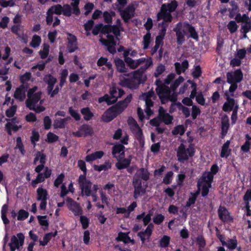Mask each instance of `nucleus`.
<instances>
[{"mask_svg": "<svg viewBox=\"0 0 251 251\" xmlns=\"http://www.w3.org/2000/svg\"><path fill=\"white\" fill-rule=\"evenodd\" d=\"M173 31L176 33V43L179 45H182L185 42V36L187 34V31L190 34V37L196 40H198L199 38L198 32L195 27L187 21L177 23L174 28Z\"/></svg>", "mask_w": 251, "mask_h": 251, "instance_id": "obj_1", "label": "nucleus"}, {"mask_svg": "<svg viewBox=\"0 0 251 251\" xmlns=\"http://www.w3.org/2000/svg\"><path fill=\"white\" fill-rule=\"evenodd\" d=\"M178 6V2L173 0L169 3L162 4L160 11L157 14V20H164L165 21L172 22L173 17L171 13L174 12Z\"/></svg>", "mask_w": 251, "mask_h": 251, "instance_id": "obj_2", "label": "nucleus"}, {"mask_svg": "<svg viewBox=\"0 0 251 251\" xmlns=\"http://www.w3.org/2000/svg\"><path fill=\"white\" fill-rule=\"evenodd\" d=\"M195 152L194 144H190L188 148L186 149L185 145L181 143L178 147L176 152L177 160L180 163H184V161L189 159V157L194 156Z\"/></svg>", "mask_w": 251, "mask_h": 251, "instance_id": "obj_3", "label": "nucleus"}, {"mask_svg": "<svg viewBox=\"0 0 251 251\" xmlns=\"http://www.w3.org/2000/svg\"><path fill=\"white\" fill-rule=\"evenodd\" d=\"M135 9L134 5L130 3L124 9L122 7H118L117 10L124 22L126 24L129 22V20L135 16Z\"/></svg>", "mask_w": 251, "mask_h": 251, "instance_id": "obj_4", "label": "nucleus"}, {"mask_svg": "<svg viewBox=\"0 0 251 251\" xmlns=\"http://www.w3.org/2000/svg\"><path fill=\"white\" fill-rule=\"evenodd\" d=\"M118 89V88L113 87L110 90V96L107 94H105L103 97L99 98L98 102L101 103L105 101L108 105L116 103L118 100V97L116 96Z\"/></svg>", "mask_w": 251, "mask_h": 251, "instance_id": "obj_5", "label": "nucleus"}, {"mask_svg": "<svg viewBox=\"0 0 251 251\" xmlns=\"http://www.w3.org/2000/svg\"><path fill=\"white\" fill-rule=\"evenodd\" d=\"M25 236L22 233H19L17 237L13 235L11 238L10 242L8 244L10 251H15L16 249H19L21 246L24 245Z\"/></svg>", "mask_w": 251, "mask_h": 251, "instance_id": "obj_6", "label": "nucleus"}, {"mask_svg": "<svg viewBox=\"0 0 251 251\" xmlns=\"http://www.w3.org/2000/svg\"><path fill=\"white\" fill-rule=\"evenodd\" d=\"M141 67L137 70L124 75L127 77H131L138 84H144L147 80V76L144 74L145 71Z\"/></svg>", "mask_w": 251, "mask_h": 251, "instance_id": "obj_7", "label": "nucleus"}, {"mask_svg": "<svg viewBox=\"0 0 251 251\" xmlns=\"http://www.w3.org/2000/svg\"><path fill=\"white\" fill-rule=\"evenodd\" d=\"M155 83L157 86L156 89V93L161 100V103L164 104L165 103L164 101V97L168 94L171 93L170 89L168 86L163 84L159 79L156 80Z\"/></svg>", "mask_w": 251, "mask_h": 251, "instance_id": "obj_8", "label": "nucleus"}, {"mask_svg": "<svg viewBox=\"0 0 251 251\" xmlns=\"http://www.w3.org/2000/svg\"><path fill=\"white\" fill-rule=\"evenodd\" d=\"M131 120L134 124V127L131 128V131L134 135L135 139L138 141L140 146L143 147L145 145V139L142 130L133 118L131 119Z\"/></svg>", "mask_w": 251, "mask_h": 251, "instance_id": "obj_9", "label": "nucleus"}, {"mask_svg": "<svg viewBox=\"0 0 251 251\" xmlns=\"http://www.w3.org/2000/svg\"><path fill=\"white\" fill-rule=\"evenodd\" d=\"M243 74L240 69L226 74V82L228 83L240 82L243 79Z\"/></svg>", "mask_w": 251, "mask_h": 251, "instance_id": "obj_10", "label": "nucleus"}, {"mask_svg": "<svg viewBox=\"0 0 251 251\" xmlns=\"http://www.w3.org/2000/svg\"><path fill=\"white\" fill-rule=\"evenodd\" d=\"M66 34L68 36L67 49L69 53H73L78 49L77 39L75 35L71 33Z\"/></svg>", "mask_w": 251, "mask_h": 251, "instance_id": "obj_11", "label": "nucleus"}, {"mask_svg": "<svg viewBox=\"0 0 251 251\" xmlns=\"http://www.w3.org/2000/svg\"><path fill=\"white\" fill-rule=\"evenodd\" d=\"M66 201L68 208L75 216L81 215L82 214V210L79 203L70 198H67Z\"/></svg>", "mask_w": 251, "mask_h": 251, "instance_id": "obj_12", "label": "nucleus"}, {"mask_svg": "<svg viewBox=\"0 0 251 251\" xmlns=\"http://www.w3.org/2000/svg\"><path fill=\"white\" fill-rule=\"evenodd\" d=\"M158 118L160 121L167 125L172 124L173 120V116L167 113L162 106L159 107Z\"/></svg>", "mask_w": 251, "mask_h": 251, "instance_id": "obj_13", "label": "nucleus"}, {"mask_svg": "<svg viewBox=\"0 0 251 251\" xmlns=\"http://www.w3.org/2000/svg\"><path fill=\"white\" fill-rule=\"evenodd\" d=\"M132 184L134 189L133 192V198L137 199L139 197L142 196L146 193V188L142 187V181L138 179L132 181Z\"/></svg>", "mask_w": 251, "mask_h": 251, "instance_id": "obj_14", "label": "nucleus"}, {"mask_svg": "<svg viewBox=\"0 0 251 251\" xmlns=\"http://www.w3.org/2000/svg\"><path fill=\"white\" fill-rule=\"evenodd\" d=\"M150 173L147 169L141 168L138 170L133 181L138 179L139 181H148L150 179Z\"/></svg>", "mask_w": 251, "mask_h": 251, "instance_id": "obj_15", "label": "nucleus"}, {"mask_svg": "<svg viewBox=\"0 0 251 251\" xmlns=\"http://www.w3.org/2000/svg\"><path fill=\"white\" fill-rule=\"evenodd\" d=\"M230 127L229 120L227 115H224L221 118V137L224 139Z\"/></svg>", "mask_w": 251, "mask_h": 251, "instance_id": "obj_16", "label": "nucleus"}, {"mask_svg": "<svg viewBox=\"0 0 251 251\" xmlns=\"http://www.w3.org/2000/svg\"><path fill=\"white\" fill-rule=\"evenodd\" d=\"M218 213L219 218L223 222L233 220V218L230 216L229 212L225 206L220 205L218 210Z\"/></svg>", "mask_w": 251, "mask_h": 251, "instance_id": "obj_17", "label": "nucleus"}, {"mask_svg": "<svg viewBox=\"0 0 251 251\" xmlns=\"http://www.w3.org/2000/svg\"><path fill=\"white\" fill-rule=\"evenodd\" d=\"M214 176L212 173L209 172H204L201 176L199 178L197 183V186L199 187L201 183L205 182L209 186H211V184L213 182Z\"/></svg>", "mask_w": 251, "mask_h": 251, "instance_id": "obj_18", "label": "nucleus"}, {"mask_svg": "<svg viewBox=\"0 0 251 251\" xmlns=\"http://www.w3.org/2000/svg\"><path fill=\"white\" fill-rule=\"evenodd\" d=\"M28 87V85H21L16 88L14 94V97L21 101H23L25 98V91Z\"/></svg>", "mask_w": 251, "mask_h": 251, "instance_id": "obj_19", "label": "nucleus"}, {"mask_svg": "<svg viewBox=\"0 0 251 251\" xmlns=\"http://www.w3.org/2000/svg\"><path fill=\"white\" fill-rule=\"evenodd\" d=\"M224 95L226 100L223 106V110L225 112L231 111L234 108L235 100L233 98L229 97L227 93H225Z\"/></svg>", "mask_w": 251, "mask_h": 251, "instance_id": "obj_20", "label": "nucleus"}, {"mask_svg": "<svg viewBox=\"0 0 251 251\" xmlns=\"http://www.w3.org/2000/svg\"><path fill=\"white\" fill-rule=\"evenodd\" d=\"M230 7L228 8V17L230 19H233L235 15L240 12V8L238 3L234 0L229 2Z\"/></svg>", "mask_w": 251, "mask_h": 251, "instance_id": "obj_21", "label": "nucleus"}, {"mask_svg": "<svg viewBox=\"0 0 251 251\" xmlns=\"http://www.w3.org/2000/svg\"><path fill=\"white\" fill-rule=\"evenodd\" d=\"M174 66L176 74L179 75L188 68L189 62L187 59H185L181 64L179 62H176Z\"/></svg>", "mask_w": 251, "mask_h": 251, "instance_id": "obj_22", "label": "nucleus"}, {"mask_svg": "<svg viewBox=\"0 0 251 251\" xmlns=\"http://www.w3.org/2000/svg\"><path fill=\"white\" fill-rule=\"evenodd\" d=\"M127 62L126 63L130 69L134 70L137 68L141 64L144 63L146 58L142 57L139 59L134 60L132 58L126 59Z\"/></svg>", "mask_w": 251, "mask_h": 251, "instance_id": "obj_23", "label": "nucleus"}, {"mask_svg": "<svg viewBox=\"0 0 251 251\" xmlns=\"http://www.w3.org/2000/svg\"><path fill=\"white\" fill-rule=\"evenodd\" d=\"M92 182L90 180H89L79 185L81 190V195L82 196L85 195L87 197H89L92 195Z\"/></svg>", "mask_w": 251, "mask_h": 251, "instance_id": "obj_24", "label": "nucleus"}, {"mask_svg": "<svg viewBox=\"0 0 251 251\" xmlns=\"http://www.w3.org/2000/svg\"><path fill=\"white\" fill-rule=\"evenodd\" d=\"M152 233V230L150 229L149 227H146L145 231H141L138 233L137 236L140 238L142 245L144 244L145 243L146 236L147 237L146 239L148 240V241H150V239Z\"/></svg>", "mask_w": 251, "mask_h": 251, "instance_id": "obj_25", "label": "nucleus"}, {"mask_svg": "<svg viewBox=\"0 0 251 251\" xmlns=\"http://www.w3.org/2000/svg\"><path fill=\"white\" fill-rule=\"evenodd\" d=\"M131 158L130 155L127 158H124L121 161H118L115 164L116 168L119 170L126 169L130 166Z\"/></svg>", "mask_w": 251, "mask_h": 251, "instance_id": "obj_26", "label": "nucleus"}, {"mask_svg": "<svg viewBox=\"0 0 251 251\" xmlns=\"http://www.w3.org/2000/svg\"><path fill=\"white\" fill-rule=\"evenodd\" d=\"M112 110H110V107L104 112L101 116V120L105 123H108L114 119L117 116L116 114L112 112Z\"/></svg>", "mask_w": 251, "mask_h": 251, "instance_id": "obj_27", "label": "nucleus"}, {"mask_svg": "<svg viewBox=\"0 0 251 251\" xmlns=\"http://www.w3.org/2000/svg\"><path fill=\"white\" fill-rule=\"evenodd\" d=\"M115 66L117 71L119 73H126L127 68L126 66L125 62L122 59L117 58L114 60Z\"/></svg>", "mask_w": 251, "mask_h": 251, "instance_id": "obj_28", "label": "nucleus"}, {"mask_svg": "<svg viewBox=\"0 0 251 251\" xmlns=\"http://www.w3.org/2000/svg\"><path fill=\"white\" fill-rule=\"evenodd\" d=\"M126 108V105H124L121 101L118 102L115 104L110 107V110H112V112L116 114V116L122 113L123 111Z\"/></svg>", "mask_w": 251, "mask_h": 251, "instance_id": "obj_29", "label": "nucleus"}, {"mask_svg": "<svg viewBox=\"0 0 251 251\" xmlns=\"http://www.w3.org/2000/svg\"><path fill=\"white\" fill-rule=\"evenodd\" d=\"M230 141L227 140L223 145L220 153V156L222 158H227L231 153V149H229Z\"/></svg>", "mask_w": 251, "mask_h": 251, "instance_id": "obj_30", "label": "nucleus"}, {"mask_svg": "<svg viewBox=\"0 0 251 251\" xmlns=\"http://www.w3.org/2000/svg\"><path fill=\"white\" fill-rule=\"evenodd\" d=\"M79 130L82 132L84 137L87 136H92L94 133L93 129L92 126L87 124L82 125L79 127Z\"/></svg>", "mask_w": 251, "mask_h": 251, "instance_id": "obj_31", "label": "nucleus"}, {"mask_svg": "<svg viewBox=\"0 0 251 251\" xmlns=\"http://www.w3.org/2000/svg\"><path fill=\"white\" fill-rule=\"evenodd\" d=\"M57 234V231L54 232H49L45 234L43 237V240H39V244L40 246H45L48 244L52 237H55Z\"/></svg>", "mask_w": 251, "mask_h": 251, "instance_id": "obj_32", "label": "nucleus"}, {"mask_svg": "<svg viewBox=\"0 0 251 251\" xmlns=\"http://www.w3.org/2000/svg\"><path fill=\"white\" fill-rule=\"evenodd\" d=\"M125 146L120 143H116L113 146L112 149V154L113 157L117 158V154H119L121 151L125 150Z\"/></svg>", "mask_w": 251, "mask_h": 251, "instance_id": "obj_33", "label": "nucleus"}, {"mask_svg": "<svg viewBox=\"0 0 251 251\" xmlns=\"http://www.w3.org/2000/svg\"><path fill=\"white\" fill-rule=\"evenodd\" d=\"M81 113L83 115L84 120L86 121L91 120L94 116V114L91 112L90 109L88 107H84L80 110Z\"/></svg>", "mask_w": 251, "mask_h": 251, "instance_id": "obj_34", "label": "nucleus"}, {"mask_svg": "<svg viewBox=\"0 0 251 251\" xmlns=\"http://www.w3.org/2000/svg\"><path fill=\"white\" fill-rule=\"evenodd\" d=\"M37 201L47 200L48 192L46 189H43L42 187H39L37 190Z\"/></svg>", "mask_w": 251, "mask_h": 251, "instance_id": "obj_35", "label": "nucleus"}, {"mask_svg": "<svg viewBox=\"0 0 251 251\" xmlns=\"http://www.w3.org/2000/svg\"><path fill=\"white\" fill-rule=\"evenodd\" d=\"M93 168L95 171H98L99 172L103 170L106 171L111 169V163L109 162V161H108L105 162L104 164L100 165H94Z\"/></svg>", "mask_w": 251, "mask_h": 251, "instance_id": "obj_36", "label": "nucleus"}, {"mask_svg": "<svg viewBox=\"0 0 251 251\" xmlns=\"http://www.w3.org/2000/svg\"><path fill=\"white\" fill-rule=\"evenodd\" d=\"M151 33L150 31H148L145 35H144L143 38V49L147 50L149 46L151 43Z\"/></svg>", "mask_w": 251, "mask_h": 251, "instance_id": "obj_37", "label": "nucleus"}, {"mask_svg": "<svg viewBox=\"0 0 251 251\" xmlns=\"http://www.w3.org/2000/svg\"><path fill=\"white\" fill-rule=\"evenodd\" d=\"M116 240L117 241H122L125 243H128L131 241V239L127 233L121 231L118 233Z\"/></svg>", "mask_w": 251, "mask_h": 251, "instance_id": "obj_38", "label": "nucleus"}, {"mask_svg": "<svg viewBox=\"0 0 251 251\" xmlns=\"http://www.w3.org/2000/svg\"><path fill=\"white\" fill-rule=\"evenodd\" d=\"M226 26L231 34L235 33L239 27V25L237 24L236 21L234 20L230 21Z\"/></svg>", "mask_w": 251, "mask_h": 251, "instance_id": "obj_39", "label": "nucleus"}, {"mask_svg": "<svg viewBox=\"0 0 251 251\" xmlns=\"http://www.w3.org/2000/svg\"><path fill=\"white\" fill-rule=\"evenodd\" d=\"M171 22H167L165 21L164 20H163V22L160 24L159 25L161 26V28L159 30L158 36H161L164 38V37L166 34L167 28L168 26L167 23H171Z\"/></svg>", "mask_w": 251, "mask_h": 251, "instance_id": "obj_40", "label": "nucleus"}, {"mask_svg": "<svg viewBox=\"0 0 251 251\" xmlns=\"http://www.w3.org/2000/svg\"><path fill=\"white\" fill-rule=\"evenodd\" d=\"M49 10H51V11L53 12V14L60 15L62 14L63 10V7L59 4H57L51 6L49 8Z\"/></svg>", "mask_w": 251, "mask_h": 251, "instance_id": "obj_41", "label": "nucleus"}, {"mask_svg": "<svg viewBox=\"0 0 251 251\" xmlns=\"http://www.w3.org/2000/svg\"><path fill=\"white\" fill-rule=\"evenodd\" d=\"M185 131V129L183 125H178L175 127L174 129L172 130V134L174 135H176L179 134L180 135H183Z\"/></svg>", "mask_w": 251, "mask_h": 251, "instance_id": "obj_42", "label": "nucleus"}, {"mask_svg": "<svg viewBox=\"0 0 251 251\" xmlns=\"http://www.w3.org/2000/svg\"><path fill=\"white\" fill-rule=\"evenodd\" d=\"M170 237L168 235H164L159 241V246L161 248H166L169 246Z\"/></svg>", "mask_w": 251, "mask_h": 251, "instance_id": "obj_43", "label": "nucleus"}, {"mask_svg": "<svg viewBox=\"0 0 251 251\" xmlns=\"http://www.w3.org/2000/svg\"><path fill=\"white\" fill-rule=\"evenodd\" d=\"M166 70L165 65L162 64H159L156 68L155 71L153 74L155 77H158Z\"/></svg>", "mask_w": 251, "mask_h": 251, "instance_id": "obj_44", "label": "nucleus"}, {"mask_svg": "<svg viewBox=\"0 0 251 251\" xmlns=\"http://www.w3.org/2000/svg\"><path fill=\"white\" fill-rule=\"evenodd\" d=\"M68 113L76 121H78L80 120V115L78 113L77 110L74 109L73 107H69Z\"/></svg>", "mask_w": 251, "mask_h": 251, "instance_id": "obj_45", "label": "nucleus"}, {"mask_svg": "<svg viewBox=\"0 0 251 251\" xmlns=\"http://www.w3.org/2000/svg\"><path fill=\"white\" fill-rule=\"evenodd\" d=\"M237 240L234 236L233 238L229 239L227 244L225 246H226L230 250H234L237 248Z\"/></svg>", "mask_w": 251, "mask_h": 251, "instance_id": "obj_46", "label": "nucleus"}, {"mask_svg": "<svg viewBox=\"0 0 251 251\" xmlns=\"http://www.w3.org/2000/svg\"><path fill=\"white\" fill-rule=\"evenodd\" d=\"M31 77V74L30 72H26L24 75H22L20 77V80L21 85H27L26 83L28 81Z\"/></svg>", "mask_w": 251, "mask_h": 251, "instance_id": "obj_47", "label": "nucleus"}, {"mask_svg": "<svg viewBox=\"0 0 251 251\" xmlns=\"http://www.w3.org/2000/svg\"><path fill=\"white\" fill-rule=\"evenodd\" d=\"M41 42V37L37 35H34L32 38L30 45L32 47L35 48L40 45Z\"/></svg>", "mask_w": 251, "mask_h": 251, "instance_id": "obj_48", "label": "nucleus"}, {"mask_svg": "<svg viewBox=\"0 0 251 251\" xmlns=\"http://www.w3.org/2000/svg\"><path fill=\"white\" fill-rule=\"evenodd\" d=\"M66 125L62 118H57L54 120L53 127L55 129L64 128Z\"/></svg>", "mask_w": 251, "mask_h": 251, "instance_id": "obj_49", "label": "nucleus"}, {"mask_svg": "<svg viewBox=\"0 0 251 251\" xmlns=\"http://www.w3.org/2000/svg\"><path fill=\"white\" fill-rule=\"evenodd\" d=\"M16 148L18 149L22 155H24L25 152L24 146L23 144L21 137H18L16 139Z\"/></svg>", "mask_w": 251, "mask_h": 251, "instance_id": "obj_50", "label": "nucleus"}, {"mask_svg": "<svg viewBox=\"0 0 251 251\" xmlns=\"http://www.w3.org/2000/svg\"><path fill=\"white\" fill-rule=\"evenodd\" d=\"M44 81L47 84H55L57 82V79L51 74H48L45 76Z\"/></svg>", "mask_w": 251, "mask_h": 251, "instance_id": "obj_51", "label": "nucleus"}, {"mask_svg": "<svg viewBox=\"0 0 251 251\" xmlns=\"http://www.w3.org/2000/svg\"><path fill=\"white\" fill-rule=\"evenodd\" d=\"M107 39H100V41L102 43V44H111L116 45V43L114 41V36L110 33L107 34L106 35Z\"/></svg>", "mask_w": 251, "mask_h": 251, "instance_id": "obj_52", "label": "nucleus"}, {"mask_svg": "<svg viewBox=\"0 0 251 251\" xmlns=\"http://www.w3.org/2000/svg\"><path fill=\"white\" fill-rule=\"evenodd\" d=\"M37 219L38 220L39 224L42 226H44L46 227L49 226V224L48 221L47 220V216H41L38 215L37 216Z\"/></svg>", "mask_w": 251, "mask_h": 251, "instance_id": "obj_53", "label": "nucleus"}, {"mask_svg": "<svg viewBox=\"0 0 251 251\" xmlns=\"http://www.w3.org/2000/svg\"><path fill=\"white\" fill-rule=\"evenodd\" d=\"M29 216V213L27 211L24 209H20L18 211L17 220L18 221H24Z\"/></svg>", "mask_w": 251, "mask_h": 251, "instance_id": "obj_54", "label": "nucleus"}, {"mask_svg": "<svg viewBox=\"0 0 251 251\" xmlns=\"http://www.w3.org/2000/svg\"><path fill=\"white\" fill-rule=\"evenodd\" d=\"M80 222L83 229H85L88 227L90 221L86 216L81 215L80 216Z\"/></svg>", "mask_w": 251, "mask_h": 251, "instance_id": "obj_55", "label": "nucleus"}, {"mask_svg": "<svg viewBox=\"0 0 251 251\" xmlns=\"http://www.w3.org/2000/svg\"><path fill=\"white\" fill-rule=\"evenodd\" d=\"M17 106L16 105H12L5 111V115L8 118L13 117L17 111Z\"/></svg>", "mask_w": 251, "mask_h": 251, "instance_id": "obj_56", "label": "nucleus"}, {"mask_svg": "<svg viewBox=\"0 0 251 251\" xmlns=\"http://www.w3.org/2000/svg\"><path fill=\"white\" fill-rule=\"evenodd\" d=\"M173 174L172 171L168 172L163 179V182L166 185L170 184L172 182Z\"/></svg>", "mask_w": 251, "mask_h": 251, "instance_id": "obj_57", "label": "nucleus"}, {"mask_svg": "<svg viewBox=\"0 0 251 251\" xmlns=\"http://www.w3.org/2000/svg\"><path fill=\"white\" fill-rule=\"evenodd\" d=\"M49 46L48 44H44L43 50L39 51V54L42 59L46 58L49 53Z\"/></svg>", "mask_w": 251, "mask_h": 251, "instance_id": "obj_58", "label": "nucleus"}, {"mask_svg": "<svg viewBox=\"0 0 251 251\" xmlns=\"http://www.w3.org/2000/svg\"><path fill=\"white\" fill-rule=\"evenodd\" d=\"M176 105L179 109H181L182 113L184 114L185 118H188L190 116V111L188 107L183 106L179 102L176 103Z\"/></svg>", "mask_w": 251, "mask_h": 251, "instance_id": "obj_59", "label": "nucleus"}, {"mask_svg": "<svg viewBox=\"0 0 251 251\" xmlns=\"http://www.w3.org/2000/svg\"><path fill=\"white\" fill-rule=\"evenodd\" d=\"M196 240L200 249L204 248L206 246V241L202 235H199Z\"/></svg>", "mask_w": 251, "mask_h": 251, "instance_id": "obj_60", "label": "nucleus"}, {"mask_svg": "<svg viewBox=\"0 0 251 251\" xmlns=\"http://www.w3.org/2000/svg\"><path fill=\"white\" fill-rule=\"evenodd\" d=\"M94 7L95 5L93 3L90 2L86 3L84 6V9L85 10L84 13V15H88L92 12Z\"/></svg>", "mask_w": 251, "mask_h": 251, "instance_id": "obj_61", "label": "nucleus"}, {"mask_svg": "<svg viewBox=\"0 0 251 251\" xmlns=\"http://www.w3.org/2000/svg\"><path fill=\"white\" fill-rule=\"evenodd\" d=\"M229 84H230V86L229 87V89L228 90H226L225 93H227V95L229 96L230 97V96H234L233 93L237 89L238 85L237 83H231Z\"/></svg>", "mask_w": 251, "mask_h": 251, "instance_id": "obj_62", "label": "nucleus"}, {"mask_svg": "<svg viewBox=\"0 0 251 251\" xmlns=\"http://www.w3.org/2000/svg\"><path fill=\"white\" fill-rule=\"evenodd\" d=\"M183 81V77L181 76H179L172 84H171V88L173 90H176Z\"/></svg>", "mask_w": 251, "mask_h": 251, "instance_id": "obj_63", "label": "nucleus"}, {"mask_svg": "<svg viewBox=\"0 0 251 251\" xmlns=\"http://www.w3.org/2000/svg\"><path fill=\"white\" fill-rule=\"evenodd\" d=\"M201 111L199 107L193 105L192 107V117L193 120L197 119L198 115H200Z\"/></svg>", "mask_w": 251, "mask_h": 251, "instance_id": "obj_64", "label": "nucleus"}]
</instances>
